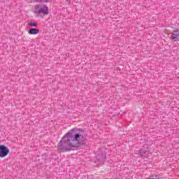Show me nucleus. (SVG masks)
Returning a JSON list of instances; mask_svg holds the SVG:
<instances>
[{"instance_id":"f257e3e1","label":"nucleus","mask_w":179,"mask_h":179,"mask_svg":"<svg viewBox=\"0 0 179 179\" xmlns=\"http://www.w3.org/2000/svg\"><path fill=\"white\" fill-rule=\"evenodd\" d=\"M85 131L82 129H73L67 132L59 142L57 149L62 152L75 150L83 141Z\"/></svg>"},{"instance_id":"f03ea898","label":"nucleus","mask_w":179,"mask_h":179,"mask_svg":"<svg viewBox=\"0 0 179 179\" xmlns=\"http://www.w3.org/2000/svg\"><path fill=\"white\" fill-rule=\"evenodd\" d=\"M36 9L38 13H42V15H48V7L45 5L38 6Z\"/></svg>"},{"instance_id":"7ed1b4c3","label":"nucleus","mask_w":179,"mask_h":179,"mask_svg":"<svg viewBox=\"0 0 179 179\" xmlns=\"http://www.w3.org/2000/svg\"><path fill=\"white\" fill-rule=\"evenodd\" d=\"M8 155H9V148L3 145H1V157H6Z\"/></svg>"},{"instance_id":"20e7f679","label":"nucleus","mask_w":179,"mask_h":179,"mask_svg":"<svg viewBox=\"0 0 179 179\" xmlns=\"http://www.w3.org/2000/svg\"><path fill=\"white\" fill-rule=\"evenodd\" d=\"M171 37L174 41H179V30L174 31Z\"/></svg>"},{"instance_id":"39448f33","label":"nucleus","mask_w":179,"mask_h":179,"mask_svg":"<svg viewBox=\"0 0 179 179\" xmlns=\"http://www.w3.org/2000/svg\"><path fill=\"white\" fill-rule=\"evenodd\" d=\"M38 33H40V30L34 28H31L29 31V34L36 35V34H38Z\"/></svg>"},{"instance_id":"423d86ee","label":"nucleus","mask_w":179,"mask_h":179,"mask_svg":"<svg viewBox=\"0 0 179 179\" xmlns=\"http://www.w3.org/2000/svg\"><path fill=\"white\" fill-rule=\"evenodd\" d=\"M140 156L143 159H145V157H148V151L143 150H140Z\"/></svg>"},{"instance_id":"0eeeda50","label":"nucleus","mask_w":179,"mask_h":179,"mask_svg":"<svg viewBox=\"0 0 179 179\" xmlns=\"http://www.w3.org/2000/svg\"><path fill=\"white\" fill-rule=\"evenodd\" d=\"M28 25H29L30 27H37V24H36V22H30L28 23Z\"/></svg>"},{"instance_id":"6e6552de","label":"nucleus","mask_w":179,"mask_h":179,"mask_svg":"<svg viewBox=\"0 0 179 179\" xmlns=\"http://www.w3.org/2000/svg\"><path fill=\"white\" fill-rule=\"evenodd\" d=\"M0 157H1V145H0Z\"/></svg>"}]
</instances>
